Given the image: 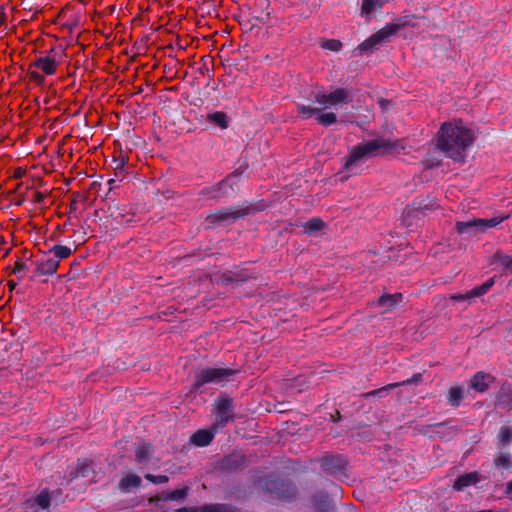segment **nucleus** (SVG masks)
Here are the masks:
<instances>
[{
    "label": "nucleus",
    "mask_w": 512,
    "mask_h": 512,
    "mask_svg": "<svg viewBox=\"0 0 512 512\" xmlns=\"http://www.w3.org/2000/svg\"><path fill=\"white\" fill-rule=\"evenodd\" d=\"M475 134L461 120L444 123L437 139L438 148L452 159L463 158L466 149L473 143Z\"/></svg>",
    "instance_id": "obj_1"
},
{
    "label": "nucleus",
    "mask_w": 512,
    "mask_h": 512,
    "mask_svg": "<svg viewBox=\"0 0 512 512\" xmlns=\"http://www.w3.org/2000/svg\"><path fill=\"white\" fill-rule=\"evenodd\" d=\"M399 148H403V146L397 142L385 140H373L360 144L351 150L350 156L344 165L345 169L356 172L357 168L369 158L390 151L398 152Z\"/></svg>",
    "instance_id": "obj_2"
},
{
    "label": "nucleus",
    "mask_w": 512,
    "mask_h": 512,
    "mask_svg": "<svg viewBox=\"0 0 512 512\" xmlns=\"http://www.w3.org/2000/svg\"><path fill=\"white\" fill-rule=\"evenodd\" d=\"M239 372L230 368H205L195 374L193 389L198 390L205 384H224L231 381Z\"/></svg>",
    "instance_id": "obj_3"
},
{
    "label": "nucleus",
    "mask_w": 512,
    "mask_h": 512,
    "mask_svg": "<svg viewBox=\"0 0 512 512\" xmlns=\"http://www.w3.org/2000/svg\"><path fill=\"white\" fill-rule=\"evenodd\" d=\"M59 61L56 55L39 56L29 66V77L33 83L40 86L45 82V76L55 74Z\"/></svg>",
    "instance_id": "obj_4"
},
{
    "label": "nucleus",
    "mask_w": 512,
    "mask_h": 512,
    "mask_svg": "<svg viewBox=\"0 0 512 512\" xmlns=\"http://www.w3.org/2000/svg\"><path fill=\"white\" fill-rule=\"evenodd\" d=\"M315 461L320 463L321 469L328 475H345L348 466L347 458L342 454L325 453Z\"/></svg>",
    "instance_id": "obj_5"
},
{
    "label": "nucleus",
    "mask_w": 512,
    "mask_h": 512,
    "mask_svg": "<svg viewBox=\"0 0 512 512\" xmlns=\"http://www.w3.org/2000/svg\"><path fill=\"white\" fill-rule=\"evenodd\" d=\"M508 215L501 217H493L491 219L474 218L469 221H461L456 223L457 232L460 234H469L472 232H484L488 228L496 227L502 223Z\"/></svg>",
    "instance_id": "obj_6"
},
{
    "label": "nucleus",
    "mask_w": 512,
    "mask_h": 512,
    "mask_svg": "<svg viewBox=\"0 0 512 512\" xmlns=\"http://www.w3.org/2000/svg\"><path fill=\"white\" fill-rule=\"evenodd\" d=\"M401 27L402 26L400 24H387L382 29H380L372 36H370L368 39H366L364 42H362L359 45L358 49L361 52H367L369 50H372L380 43L386 41L391 36L395 35Z\"/></svg>",
    "instance_id": "obj_7"
},
{
    "label": "nucleus",
    "mask_w": 512,
    "mask_h": 512,
    "mask_svg": "<svg viewBox=\"0 0 512 512\" xmlns=\"http://www.w3.org/2000/svg\"><path fill=\"white\" fill-rule=\"evenodd\" d=\"M315 101L324 109L336 107L349 101V92L343 88L319 92L315 96Z\"/></svg>",
    "instance_id": "obj_8"
},
{
    "label": "nucleus",
    "mask_w": 512,
    "mask_h": 512,
    "mask_svg": "<svg viewBox=\"0 0 512 512\" xmlns=\"http://www.w3.org/2000/svg\"><path fill=\"white\" fill-rule=\"evenodd\" d=\"M233 401L231 398L225 396L220 397L216 401V421L213 424V429H221L228 422L232 421L234 415L232 413Z\"/></svg>",
    "instance_id": "obj_9"
},
{
    "label": "nucleus",
    "mask_w": 512,
    "mask_h": 512,
    "mask_svg": "<svg viewBox=\"0 0 512 512\" xmlns=\"http://www.w3.org/2000/svg\"><path fill=\"white\" fill-rule=\"evenodd\" d=\"M247 466V459L239 453H232L223 457L219 463L221 470L232 473L242 470Z\"/></svg>",
    "instance_id": "obj_10"
},
{
    "label": "nucleus",
    "mask_w": 512,
    "mask_h": 512,
    "mask_svg": "<svg viewBox=\"0 0 512 512\" xmlns=\"http://www.w3.org/2000/svg\"><path fill=\"white\" fill-rule=\"evenodd\" d=\"M421 381H422V374L421 373H416L411 378H409L407 380H404L402 382L391 383V384L383 386V387H381L379 389L363 393L362 397L368 398L370 396H377L379 398H382V397H385L388 394L389 391H391V390H393V389H395L397 387L404 386V385L418 384Z\"/></svg>",
    "instance_id": "obj_11"
},
{
    "label": "nucleus",
    "mask_w": 512,
    "mask_h": 512,
    "mask_svg": "<svg viewBox=\"0 0 512 512\" xmlns=\"http://www.w3.org/2000/svg\"><path fill=\"white\" fill-rule=\"evenodd\" d=\"M494 280L491 278L482 285L473 288L466 293H455L450 295L452 301H467L470 302L473 298L480 297L486 294L489 289L493 286Z\"/></svg>",
    "instance_id": "obj_12"
},
{
    "label": "nucleus",
    "mask_w": 512,
    "mask_h": 512,
    "mask_svg": "<svg viewBox=\"0 0 512 512\" xmlns=\"http://www.w3.org/2000/svg\"><path fill=\"white\" fill-rule=\"evenodd\" d=\"M390 0H361L360 15L369 21L379 12Z\"/></svg>",
    "instance_id": "obj_13"
},
{
    "label": "nucleus",
    "mask_w": 512,
    "mask_h": 512,
    "mask_svg": "<svg viewBox=\"0 0 512 512\" xmlns=\"http://www.w3.org/2000/svg\"><path fill=\"white\" fill-rule=\"evenodd\" d=\"M312 503L316 512H334L327 492L317 491L312 496Z\"/></svg>",
    "instance_id": "obj_14"
},
{
    "label": "nucleus",
    "mask_w": 512,
    "mask_h": 512,
    "mask_svg": "<svg viewBox=\"0 0 512 512\" xmlns=\"http://www.w3.org/2000/svg\"><path fill=\"white\" fill-rule=\"evenodd\" d=\"M216 431L218 429H213V426L211 429H200L191 436L190 442L198 447L207 446L213 440Z\"/></svg>",
    "instance_id": "obj_15"
},
{
    "label": "nucleus",
    "mask_w": 512,
    "mask_h": 512,
    "mask_svg": "<svg viewBox=\"0 0 512 512\" xmlns=\"http://www.w3.org/2000/svg\"><path fill=\"white\" fill-rule=\"evenodd\" d=\"M403 300V296L401 293L395 294H385L380 297L377 302L378 307L382 312L391 311L393 308L398 306Z\"/></svg>",
    "instance_id": "obj_16"
},
{
    "label": "nucleus",
    "mask_w": 512,
    "mask_h": 512,
    "mask_svg": "<svg viewBox=\"0 0 512 512\" xmlns=\"http://www.w3.org/2000/svg\"><path fill=\"white\" fill-rule=\"evenodd\" d=\"M480 480L478 472H470L464 475H460L453 484V489L456 491H462L465 488L476 485Z\"/></svg>",
    "instance_id": "obj_17"
},
{
    "label": "nucleus",
    "mask_w": 512,
    "mask_h": 512,
    "mask_svg": "<svg viewBox=\"0 0 512 512\" xmlns=\"http://www.w3.org/2000/svg\"><path fill=\"white\" fill-rule=\"evenodd\" d=\"M59 267L58 259L47 254L39 263L37 270L41 275H53Z\"/></svg>",
    "instance_id": "obj_18"
},
{
    "label": "nucleus",
    "mask_w": 512,
    "mask_h": 512,
    "mask_svg": "<svg viewBox=\"0 0 512 512\" xmlns=\"http://www.w3.org/2000/svg\"><path fill=\"white\" fill-rule=\"evenodd\" d=\"M93 473L94 469L92 467V462L84 459L78 461L77 467L75 470L70 472L69 477L70 480H74L78 477H88Z\"/></svg>",
    "instance_id": "obj_19"
},
{
    "label": "nucleus",
    "mask_w": 512,
    "mask_h": 512,
    "mask_svg": "<svg viewBox=\"0 0 512 512\" xmlns=\"http://www.w3.org/2000/svg\"><path fill=\"white\" fill-rule=\"evenodd\" d=\"M189 492V487H183L169 492H162L156 496L159 501H180L184 500Z\"/></svg>",
    "instance_id": "obj_20"
},
{
    "label": "nucleus",
    "mask_w": 512,
    "mask_h": 512,
    "mask_svg": "<svg viewBox=\"0 0 512 512\" xmlns=\"http://www.w3.org/2000/svg\"><path fill=\"white\" fill-rule=\"evenodd\" d=\"M491 380L490 374L478 372L471 379V387L478 392H485L489 386L488 381Z\"/></svg>",
    "instance_id": "obj_21"
},
{
    "label": "nucleus",
    "mask_w": 512,
    "mask_h": 512,
    "mask_svg": "<svg viewBox=\"0 0 512 512\" xmlns=\"http://www.w3.org/2000/svg\"><path fill=\"white\" fill-rule=\"evenodd\" d=\"M141 484V478L136 474H129L122 478L119 482V489L123 492H128L132 488H138Z\"/></svg>",
    "instance_id": "obj_22"
},
{
    "label": "nucleus",
    "mask_w": 512,
    "mask_h": 512,
    "mask_svg": "<svg viewBox=\"0 0 512 512\" xmlns=\"http://www.w3.org/2000/svg\"><path fill=\"white\" fill-rule=\"evenodd\" d=\"M152 445L149 443H142L136 449V460L139 463H146L152 456Z\"/></svg>",
    "instance_id": "obj_23"
},
{
    "label": "nucleus",
    "mask_w": 512,
    "mask_h": 512,
    "mask_svg": "<svg viewBox=\"0 0 512 512\" xmlns=\"http://www.w3.org/2000/svg\"><path fill=\"white\" fill-rule=\"evenodd\" d=\"M48 254H52V257L58 259V263H60V260L66 259L72 254V249L64 245H55L49 249Z\"/></svg>",
    "instance_id": "obj_24"
},
{
    "label": "nucleus",
    "mask_w": 512,
    "mask_h": 512,
    "mask_svg": "<svg viewBox=\"0 0 512 512\" xmlns=\"http://www.w3.org/2000/svg\"><path fill=\"white\" fill-rule=\"evenodd\" d=\"M198 512H230L231 507L227 504H205L200 507H195Z\"/></svg>",
    "instance_id": "obj_25"
},
{
    "label": "nucleus",
    "mask_w": 512,
    "mask_h": 512,
    "mask_svg": "<svg viewBox=\"0 0 512 512\" xmlns=\"http://www.w3.org/2000/svg\"><path fill=\"white\" fill-rule=\"evenodd\" d=\"M207 120L209 122H212V123L218 125L221 128H227V126H228L227 116L224 112L217 111V112L211 113L207 116Z\"/></svg>",
    "instance_id": "obj_26"
},
{
    "label": "nucleus",
    "mask_w": 512,
    "mask_h": 512,
    "mask_svg": "<svg viewBox=\"0 0 512 512\" xmlns=\"http://www.w3.org/2000/svg\"><path fill=\"white\" fill-rule=\"evenodd\" d=\"M463 398V392L460 387L454 386L449 389L448 400L452 406H459Z\"/></svg>",
    "instance_id": "obj_27"
},
{
    "label": "nucleus",
    "mask_w": 512,
    "mask_h": 512,
    "mask_svg": "<svg viewBox=\"0 0 512 512\" xmlns=\"http://www.w3.org/2000/svg\"><path fill=\"white\" fill-rule=\"evenodd\" d=\"M494 464L498 468L510 469L512 467V457L509 453H501L494 460Z\"/></svg>",
    "instance_id": "obj_28"
},
{
    "label": "nucleus",
    "mask_w": 512,
    "mask_h": 512,
    "mask_svg": "<svg viewBox=\"0 0 512 512\" xmlns=\"http://www.w3.org/2000/svg\"><path fill=\"white\" fill-rule=\"evenodd\" d=\"M318 122L324 126L332 125L336 122V115L333 112L321 113L316 116Z\"/></svg>",
    "instance_id": "obj_29"
},
{
    "label": "nucleus",
    "mask_w": 512,
    "mask_h": 512,
    "mask_svg": "<svg viewBox=\"0 0 512 512\" xmlns=\"http://www.w3.org/2000/svg\"><path fill=\"white\" fill-rule=\"evenodd\" d=\"M323 226L324 222L320 218H312L305 224L304 228L306 232L312 233L321 230Z\"/></svg>",
    "instance_id": "obj_30"
},
{
    "label": "nucleus",
    "mask_w": 512,
    "mask_h": 512,
    "mask_svg": "<svg viewBox=\"0 0 512 512\" xmlns=\"http://www.w3.org/2000/svg\"><path fill=\"white\" fill-rule=\"evenodd\" d=\"M320 46L325 50L338 52L342 48V43L336 39H328V40H323L320 43Z\"/></svg>",
    "instance_id": "obj_31"
},
{
    "label": "nucleus",
    "mask_w": 512,
    "mask_h": 512,
    "mask_svg": "<svg viewBox=\"0 0 512 512\" xmlns=\"http://www.w3.org/2000/svg\"><path fill=\"white\" fill-rule=\"evenodd\" d=\"M37 505L42 509H48L50 506V495L48 489H44L35 497Z\"/></svg>",
    "instance_id": "obj_32"
},
{
    "label": "nucleus",
    "mask_w": 512,
    "mask_h": 512,
    "mask_svg": "<svg viewBox=\"0 0 512 512\" xmlns=\"http://www.w3.org/2000/svg\"><path fill=\"white\" fill-rule=\"evenodd\" d=\"M496 261L502 266L504 269H507L512 272V257L506 254L497 253L495 255Z\"/></svg>",
    "instance_id": "obj_33"
},
{
    "label": "nucleus",
    "mask_w": 512,
    "mask_h": 512,
    "mask_svg": "<svg viewBox=\"0 0 512 512\" xmlns=\"http://www.w3.org/2000/svg\"><path fill=\"white\" fill-rule=\"evenodd\" d=\"M299 112L304 118H310L312 116H317V114H319V109L301 105L299 106Z\"/></svg>",
    "instance_id": "obj_34"
},
{
    "label": "nucleus",
    "mask_w": 512,
    "mask_h": 512,
    "mask_svg": "<svg viewBox=\"0 0 512 512\" xmlns=\"http://www.w3.org/2000/svg\"><path fill=\"white\" fill-rule=\"evenodd\" d=\"M500 439L506 444L510 443L512 440V429L508 427H502L500 430Z\"/></svg>",
    "instance_id": "obj_35"
},
{
    "label": "nucleus",
    "mask_w": 512,
    "mask_h": 512,
    "mask_svg": "<svg viewBox=\"0 0 512 512\" xmlns=\"http://www.w3.org/2000/svg\"><path fill=\"white\" fill-rule=\"evenodd\" d=\"M146 479H148L149 481H151L152 483H155V484L166 483L169 480L168 476H166V475H152V474H147Z\"/></svg>",
    "instance_id": "obj_36"
},
{
    "label": "nucleus",
    "mask_w": 512,
    "mask_h": 512,
    "mask_svg": "<svg viewBox=\"0 0 512 512\" xmlns=\"http://www.w3.org/2000/svg\"><path fill=\"white\" fill-rule=\"evenodd\" d=\"M23 505L26 510L33 509L37 505L36 499L29 498L23 503Z\"/></svg>",
    "instance_id": "obj_37"
},
{
    "label": "nucleus",
    "mask_w": 512,
    "mask_h": 512,
    "mask_svg": "<svg viewBox=\"0 0 512 512\" xmlns=\"http://www.w3.org/2000/svg\"><path fill=\"white\" fill-rule=\"evenodd\" d=\"M241 215H243V213H241L240 211H233V212H226L225 214L222 215V217L223 218H228V217L237 218V217H240Z\"/></svg>",
    "instance_id": "obj_38"
},
{
    "label": "nucleus",
    "mask_w": 512,
    "mask_h": 512,
    "mask_svg": "<svg viewBox=\"0 0 512 512\" xmlns=\"http://www.w3.org/2000/svg\"><path fill=\"white\" fill-rule=\"evenodd\" d=\"M5 21H6L5 10H4V7L1 6L0 7V27L5 23Z\"/></svg>",
    "instance_id": "obj_39"
},
{
    "label": "nucleus",
    "mask_w": 512,
    "mask_h": 512,
    "mask_svg": "<svg viewBox=\"0 0 512 512\" xmlns=\"http://www.w3.org/2000/svg\"><path fill=\"white\" fill-rule=\"evenodd\" d=\"M175 512H198V510H195V507H192V508L183 507V508L177 509Z\"/></svg>",
    "instance_id": "obj_40"
},
{
    "label": "nucleus",
    "mask_w": 512,
    "mask_h": 512,
    "mask_svg": "<svg viewBox=\"0 0 512 512\" xmlns=\"http://www.w3.org/2000/svg\"><path fill=\"white\" fill-rule=\"evenodd\" d=\"M333 486H334L333 494H334V495H339V496H341V494H342V489H341V487H340V486H338V485H336V484H333Z\"/></svg>",
    "instance_id": "obj_41"
},
{
    "label": "nucleus",
    "mask_w": 512,
    "mask_h": 512,
    "mask_svg": "<svg viewBox=\"0 0 512 512\" xmlns=\"http://www.w3.org/2000/svg\"><path fill=\"white\" fill-rule=\"evenodd\" d=\"M436 206V203L434 200H431L429 204H425L424 206H422L421 208L423 209H432Z\"/></svg>",
    "instance_id": "obj_42"
},
{
    "label": "nucleus",
    "mask_w": 512,
    "mask_h": 512,
    "mask_svg": "<svg viewBox=\"0 0 512 512\" xmlns=\"http://www.w3.org/2000/svg\"><path fill=\"white\" fill-rule=\"evenodd\" d=\"M331 419L335 422H338L341 420V414L339 411H336L335 415H331Z\"/></svg>",
    "instance_id": "obj_43"
},
{
    "label": "nucleus",
    "mask_w": 512,
    "mask_h": 512,
    "mask_svg": "<svg viewBox=\"0 0 512 512\" xmlns=\"http://www.w3.org/2000/svg\"><path fill=\"white\" fill-rule=\"evenodd\" d=\"M379 104H380L381 108H382L383 110H385V109H387V107L389 106V101H387V100H383V99H382V100H380V101H379Z\"/></svg>",
    "instance_id": "obj_44"
},
{
    "label": "nucleus",
    "mask_w": 512,
    "mask_h": 512,
    "mask_svg": "<svg viewBox=\"0 0 512 512\" xmlns=\"http://www.w3.org/2000/svg\"><path fill=\"white\" fill-rule=\"evenodd\" d=\"M505 493H506L507 495L512 494V480H511L510 482H508V483H507Z\"/></svg>",
    "instance_id": "obj_45"
},
{
    "label": "nucleus",
    "mask_w": 512,
    "mask_h": 512,
    "mask_svg": "<svg viewBox=\"0 0 512 512\" xmlns=\"http://www.w3.org/2000/svg\"><path fill=\"white\" fill-rule=\"evenodd\" d=\"M505 396H506L505 400H507L509 402L512 400V396L510 394H506Z\"/></svg>",
    "instance_id": "obj_46"
},
{
    "label": "nucleus",
    "mask_w": 512,
    "mask_h": 512,
    "mask_svg": "<svg viewBox=\"0 0 512 512\" xmlns=\"http://www.w3.org/2000/svg\"><path fill=\"white\" fill-rule=\"evenodd\" d=\"M507 331L510 335H512V325L510 327L507 328Z\"/></svg>",
    "instance_id": "obj_47"
}]
</instances>
